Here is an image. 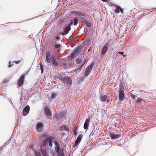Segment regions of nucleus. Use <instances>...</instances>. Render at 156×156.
Masks as SVG:
<instances>
[{
  "instance_id": "423d86ee",
  "label": "nucleus",
  "mask_w": 156,
  "mask_h": 156,
  "mask_svg": "<svg viewBox=\"0 0 156 156\" xmlns=\"http://www.w3.org/2000/svg\"><path fill=\"white\" fill-rule=\"evenodd\" d=\"M65 115V112H60L57 115L58 119L60 120V121L63 120L65 119L64 118Z\"/></svg>"
},
{
  "instance_id": "a878e982",
  "label": "nucleus",
  "mask_w": 156,
  "mask_h": 156,
  "mask_svg": "<svg viewBox=\"0 0 156 156\" xmlns=\"http://www.w3.org/2000/svg\"><path fill=\"white\" fill-rule=\"evenodd\" d=\"M42 155L43 156H48L46 149H45L42 151Z\"/></svg>"
},
{
  "instance_id": "f03ea898",
  "label": "nucleus",
  "mask_w": 156,
  "mask_h": 156,
  "mask_svg": "<svg viewBox=\"0 0 156 156\" xmlns=\"http://www.w3.org/2000/svg\"><path fill=\"white\" fill-rule=\"evenodd\" d=\"M53 143L55 146V149L56 153L58 154H61L62 152L64 153L63 148L62 150L61 149L60 144H59V140L57 139V141H54Z\"/></svg>"
},
{
  "instance_id": "72a5a7b5",
  "label": "nucleus",
  "mask_w": 156,
  "mask_h": 156,
  "mask_svg": "<svg viewBox=\"0 0 156 156\" xmlns=\"http://www.w3.org/2000/svg\"><path fill=\"white\" fill-rule=\"evenodd\" d=\"M131 96L132 98L133 99H135L137 97V96L134 94H131Z\"/></svg>"
},
{
  "instance_id": "e433bc0d",
  "label": "nucleus",
  "mask_w": 156,
  "mask_h": 156,
  "mask_svg": "<svg viewBox=\"0 0 156 156\" xmlns=\"http://www.w3.org/2000/svg\"><path fill=\"white\" fill-rule=\"evenodd\" d=\"M79 50V49H78V48H76V49L73 52L75 53H77L78 52Z\"/></svg>"
},
{
  "instance_id": "6e6552de",
  "label": "nucleus",
  "mask_w": 156,
  "mask_h": 156,
  "mask_svg": "<svg viewBox=\"0 0 156 156\" xmlns=\"http://www.w3.org/2000/svg\"><path fill=\"white\" fill-rule=\"evenodd\" d=\"M25 78V76L24 75H22L19 78L17 82V85L19 87H21L24 81V80Z\"/></svg>"
},
{
  "instance_id": "473e14b6",
  "label": "nucleus",
  "mask_w": 156,
  "mask_h": 156,
  "mask_svg": "<svg viewBox=\"0 0 156 156\" xmlns=\"http://www.w3.org/2000/svg\"><path fill=\"white\" fill-rule=\"evenodd\" d=\"M59 36H57L56 37L55 41V43H56L57 42L56 41H59Z\"/></svg>"
},
{
  "instance_id": "a211bd4d",
  "label": "nucleus",
  "mask_w": 156,
  "mask_h": 156,
  "mask_svg": "<svg viewBox=\"0 0 156 156\" xmlns=\"http://www.w3.org/2000/svg\"><path fill=\"white\" fill-rule=\"evenodd\" d=\"M63 80L65 81V82L67 84H68L69 83H71V78L69 77H66V78H64L63 79Z\"/></svg>"
},
{
  "instance_id": "8fccbe9b",
  "label": "nucleus",
  "mask_w": 156,
  "mask_h": 156,
  "mask_svg": "<svg viewBox=\"0 0 156 156\" xmlns=\"http://www.w3.org/2000/svg\"><path fill=\"white\" fill-rule=\"evenodd\" d=\"M101 0L103 1L104 2H107V0Z\"/></svg>"
},
{
  "instance_id": "a18cd8bd",
  "label": "nucleus",
  "mask_w": 156,
  "mask_h": 156,
  "mask_svg": "<svg viewBox=\"0 0 156 156\" xmlns=\"http://www.w3.org/2000/svg\"><path fill=\"white\" fill-rule=\"evenodd\" d=\"M145 12V13H147V12H148V13H149V12H151V11L150 12V11H149V10L146 9V10L145 11H144V12Z\"/></svg>"
},
{
  "instance_id": "393cba45",
  "label": "nucleus",
  "mask_w": 156,
  "mask_h": 156,
  "mask_svg": "<svg viewBox=\"0 0 156 156\" xmlns=\"http://www.w3.org/2000/svg\"><path fill=\"white\" fill-rule=\"evenodd\" d=\"M73 25L75 26H76L78 23V20L76 18L74 19H73Z\"/></svg>"
},
{
  "instance_id": "ea45409f",
  "label": "nucleus",
  "mask_w": 156,
  "mask_h": 156,
  "mask_svg": "<svg viewBox=\"0 0 156 156\" xmlns=\"http://www.w3.org/2000/svg\"><path fill=\"white\" fill-rule=\"evenodd\" d=\"M86 61H87V59H84L83 61V63H82V65H83V66H84V65L85 64Z\"/></svg>"
},
{
  "instance_id": "6ab92c4d",
  "label": "nucleus",
  "mask_w": 156,
  "mask_h": 156,
  "mask_svg": "<svg viewBox=\"0 0 156 156\" xmlns=\"http://www.w3.org/2000/svg\"><path fill=\"white\" fill-rule=\"evenodd\" d=\"M116 9L115 10L114 12L116 13H118L120 12L121 7L119 6L116 5L115 7Z\"/></svg>"
},
{
  "instance_id": "0eeeda50",
  "label": "nucleus",
  "mask_w": 156,
  "mask_h": 156,
  "mask_svg": "<svg viewBox=\"0 0 156 156\" xmlns=\"http://www.w3.org/2000/svg\"><path fill=\"white\" fill-rule=\"evenodd\" d=\"M109 135L112 140H115L120 137L121 135L120 134H115L114 133H109Z\"/></svg>"
},
{
  "instance_id": "9d476101",
  "label": "nucleus",
  "mask_w": 156,
  "mask_h": 156,
  "mask_svg": "<svg viewBox=\"0 0 156 156\" xmlns=\"http://www.w3.org/2000/svg\"><path fill=\"white\" fill-rule=\"evenodd\" d=\"M119 99L120 101H122L124 98L125 94L124 93V90L122 89H121L119 91Z\"/></svg>"
},
{
  "instance_id": "2f4dec72",
  "label": "nucleus",
  "mask_w": 156,
  "mask_h": 156,
  "mask_svg": "<svg viewBox=\"0 0 156 156\" xmlns=\"http://www.w3.org/2000/svg\"><path fill=\"white\" fill-rule=\"evenodd\" d=\"M142 98H138L136 100V101L138 103H139L142 101Z\"/></svg>"
},
{
  "instance_id": "f8f14e48",
  "label": "nucleus",
  "mask_w": 156,
  "mask_h": 156,
  "mask_svg": "<svg viewBox=\"0 0 156 156\" xmlns=\"http://www.w3.org/2000/svg\"><path fill=\"white\" fill-rule=\"evenodd\" d=\"M100 100L101 101L103 102L107 101V103H108L110 101V100L108 98L107 96L106 95L101 96L100 97Z\"/></svg>"
},
{
  "instance_id": "bb28decb",
  "label": "nucleus",
  "mask_w": 156,
  "mask_h": 156,
  "mask_svg": "<svg viewBox=\"0 0 156 156\" xmlns=\"http://www.w3.org/2000/svg\"><path fill=\"white\" fill-rule=\"evenodd\" d=\"M76 64H79L80 63L82 62L81 59L80 58H78L76 61Z\"/></svg>"
},
{
  "instance_id": "412c9836",
  "label": "nucleus",
  "mask_w": 156,
  "mask_h": 156,
  "mask_svg": "<svg viewBox=\"0 0 156 156\" xmlns=\"http://www.w3.org/2000/svg\"><path fill=\"white\" fill-rule=\"evenodd\" d=\"M84 22L86 25L88 27H90L91 26V23L89 22L87 20H84Z\"/></svg>"
},
{
  "instance_id": "aec40b11",
  "label": "nucleus",
  "mask_w": 156,
  "mask_h": 156,
  "mask_svg": "<svg viewBox=\"0 0 156 156\" xmlns=\"http://www.w3.org/2000/svg\"><path fill=\"white\" fill-rule=\"evenodd\" d=\"M94 66V64L92 63V64L88 66L86 68V69L88 70V71L90 72L92 70L93 67V66Z\"/></svg>"
},
{
  "instance_id": "f257e3e1",
  "label": "nucleus",
  "mask_w": 156,
  "mask_h": 156,
  "mask_svg": "<svg viewBox=\"0 0 156 156\" xmlns=\"http://www.w3.org/2000/svg\"><path fill=\"white\" fill-rule=\"evenodd\" d=\"M46 60L47 62L49 63L51 60L53 64L55 66H58V64L56 60V57L55 55H51V56L49 52H47L46 54Z\"/></svg>"
},
{
  "instance_id": "de8ad7c7",
  "label": "nucleus",
  "mask_w": 156,
  "mask_h": 156,
  "mask_svg": "<svg viewBox=\"0 0 156 156\" xmlns=\"http://www.w3.org/2000/svg\"><path fill=\"white\" fill-rule=\"evenodd\" d=\"M74 53V52L72 53L71 55V57L72 58H73L74 57V55H73V54Z\"/></svg>"
},
{
  "instance_id": "f3484780",
  "label": "nucleus",
  "mask_w": 156,
  "mask_h": 156,
  "mask_svg": "<svg viewBox=\"0 0 156 156\" xmlns=\"http://www.w3.org/2000/svg\"><path fill=\"white\" fill-rule=\"evenodd\" d=\"M43 124L41 122L38 123L36 125V128L37 130L39 131L40 132L39 130V129L43 127Z\"/></svg>"
},
{
  "instance_id": "20e7f679",
  "label": "nucleus",
  "mask_w": 156,
  "mask_h": 156,
  "mask_svg": "<svg viewBox=\"0 0 156 156\" xmlns=\"http://www.w3.org/2000/svg\"><path fill=\"white\" fill-rule=\"evenodd\" d=\"M73 23V21H71L70 24H69L64 29V32L62 33V35H64L67 34L71 30V26Z\"/></svg>"
},
{
  "instance_id": "7c9ffc66",
  "label": "nucleus",
  "mask_w": 156,
  "mask_h": 156,
  "mask_svg": "<svg viewBox=\"0 0 156 156\" xmlns=\"http://www.w3.org/2000/svg\"><path fill=\"white\" fill-rule=\"evenodd\" d=\"M35 153L36 156H42L41 152H37V151H36L35 152Z\"/></svg>"
},
{
  "instance_id": "1a4fd4ad",
  "label": "nucleus",
  "mask_w": 156,
  "mask_h": 156,
  "mask_svg": "<svg viewBox=\"0 0 156 156\" xmlns=\"http://www.w3.org/2000/svg\"><path fill=\"white\" fill-rule=\"evenodd\" d=\"M30 110V107L29 105H27L23 108V116H26L29 113Z\"/></svg>"
},
{
  "instance_id": "09e8293b",
  "label": "nucleus",
  "mask_w": 156,
  "mask_h": 156,
  "mask_svg": "<svg viewBox=\"0 0 156 156\" xmlns=\"http://www.w3.org/2000/svg\"><path fill=\"white\" fill-rule=\"evenodd\" d=\"M124 53L123 52H119V54H121V55L123 54Z\"/></svg>"
},
{
  "instance_id": "4c0bfd02",
  "label": "nucleus",
  "mask_w": 156,
  "mask_h": 156,
  "mask_svg": "<svg viewBox=\"0 0 156 156\" xmlns=\"http://www.w3.org/2000/svg\"><path fill=\"white\" fill-rule=\"evenodd\" d=\"M91 52L92 51V47H90L88 49V52Z\"/></svg>"
},
{
  "instance_id": "c756f323",
  "label": "nucleus",
  "mask_w": 156,
  "mask_h": 156,
  "mask_svg": "<svg viewBox=\"0 0 156 156\" xmlns=\"http://www.w3.org/2000/svg\"><path fill=\"white\" fill-rule=\"evenodd\" d=\"M57 96L56 93L52 94L51 95V98L52 99L55 98Z\"/></svg>"
},
{
  "instance_id": "9b49d317",
  "label": "nucleus",
  "mask_w": 156,
  "mask_h": 156,
  "mask_svg": "<svg viewBox=\"0 0 156 156\" xmlns=\"http://www.w3.org/2000/svg\"><path fill=\"white\" fill-rule=\"evenodd\" d=\"M90 122V119H87L86 120L84 123L83 128L86 130H87L88 129Z\"/></svg>"
},
{
  "instance_id": "dca6fc26",
  "label": "nucleus",
  "mask_w": 156,
  "mask_h": 156,
  "mask_svg": "<svg viewBox=\"0 0 156 156\" xmlns=\"http://www.w3.org/2000/svg\"><path fill=\"white\" fill-rule=\"evenodd\" d=\"M60 130L61 131H63V130H66V131H69L68 127L65 125H63L60 127Z\"/></svg>"
},
{
  "instance_id": "5701e85b",
  "label": "nucleus",
  "mask_w": 156,
  "mask_h": 156,
  "mask_svg": "<svg viewBox=\"0 0 156 156\" xmlns=\"http://www.w3.org/2000/svg\"><path fill=\"white\" fill-rule=\"evenodd\" d=\"M90 73V72L88 71L86 69H85V73L84 74V75L85 76H87L89 75Z\"/></svg>"
},
{
  "instance_id": "3c124183",
  "label": "nucleus",
  "mask_w": 156,
  "mask_h": 156,
  "mask_svg": "<svg viewBox=\"0 0 156 156\" xmlns=\"http://www.w3.org/2000/svg\"><path fill=\"white\" fill-rule=\"evenodd\" d=\"M123 56H124H124H125V55H123Z\"/></svg>"
},
{
  "instance_id": "7ed1b4c3",
  "label": "nucleus",
  "mask_w": 156,
  "mask_h": 156,
  "mask_svg": "<svg viewBox=\"0 0 156 156\" xmlns=\"http://www.w3.org/2000/svg\"><path fill=\"white\" fill-rule=\"evenodd\" d=\"M110 44V41H107L104 46L103 48L101 50V54L102 56H104L106 54V52L109 49Z\"/></svg>"
},
{
  "instance_id": "49530a36",
  "label": "nucleus",
  "mask_w": 156,
  "mask_h": 156,
  "mask_svg": "<svg viewBox=\"0 0 156 156\" xmlns=\"http://www.w3.org/2000/svg\"><path fill=\"white\" fill-rule=\"evenodd\" d=\"M16 64H18L20 62V61H15L14 62Z\"/></svg>"
},
{
  "instance_id": "ddd939ff",
  "label": "nucleus",
  "mask_w": 156,
  "mask_h": 156,
  "mask_svg": "<svg viewBox=\"0 0 156 156\" xmlns=\"http://www.w3.org/2000/svg\"><path fill=\"white\" fill-rule=\"evenodd\" d=\"M55 137L53 136H50L48 137L45 140L47 142V143H48L50 142H51L52 141H53V140L55 139Z\"/></svg>"
},
{
  "instance_id": "cd10ccee",
  "label": "nucleus",
  "mask_w": 156,
  "mask_h": 156,
  "mask_svg": "<svg viewBox=\"0 0 156 156\" xmlns=\"http://www.w3.org/2000/svg\"><path fill=\"white\" fill-rule=\"evenodd\" d=\"M83 65L77 66L76 69L77 71L80 70L83 68Z\"/></svg>"
},
{
  "instance_id": "79ce46f5",
  "label": "nucleus",
  "mask_w": 156,
  "mask_h": 156,
  "mask_svg": "<svg viewBox=\"0 0 156 156\" xmlns=\"http://www.w3.org/2000/svg\"><path fill=\"white\" fill-rule=\"evenodd\" d=\"M77 48H78V49H79V50H80V49H82V48L81 46V45H80V46H78L77 47Z\"/></svg>"
},
{
  "instance_id": "c03bdc74",
  "label": "nucleus",
  "mask_w": 156,
  "mask_h": 156,
  "mask_svg": "<svg viewBox=\"0 0 156 156\" xmlns=\"http://www.w3.org/2000/svg\"><path fill=\"white\" fill-rule=\"evenodd\" d=\"M123 11H124V9H122L121 7L120 11L121 12V13H123Z\"/></svg>"
},
{
  "instance_id": "c85d7f7f",
  "label": "nucleus",
  "mask_w": 156,
  "mask_h": 156,
  "mask_svg": "<svg viewBox=\"0 0 156 156\" xmlns=\"http://www.w3.org/2000/svg\"><path fill=\"white\" fill-rule=\"evenodd\" d=\"M48 134L47 133H44L41 136V137H43L44 138H46L48 137Z\"/></svg>"
},
{
  "instance_id": "37998d69",
  "label": "nucleus",
  "mask_w": 156,
  "mask_h": 156,
  "mask_svg": "<svg viewBox=\"0 0 156 156\" xmlns=\"http://www.w3.org/2000/svg\"><path fill=\"white\" fill-rule=\"evenodd\" d=\"M9 67H11V66H12V65H11V62L9 61Z\"/></svg>"
},
{
  "instance_id": "4be33fe9",
  "label": "nucleus",
  "mask_w": 156,
  "mask_h": 156,
  "mask_svg": "<svg viewBox=\"0 0 156 156\" xmlns=\"http://www.w3.org/2000/svg\"><path fill=\"white\" fill-rule=\"evenodd\" d=\"M55 48L56 49L60 50L61 49V46L59 44H56L55 45Z\"/></svg>"
},
{
  "instance_id": "c9c22d12",
  "label": "nucleus",
  "mask_w": 156,
  "mask_h": 156,
  "mask_svg": "<svg viewBox=\"0 0 156 156\" xmlns=\"http://www.w3.org/2000/svg\"><path fill=\"white\" fill-rule=\"evenodd\" d=\"M53 142V141H52L51 142H50L49 143V145L50 147H52Z\"/></svg>"
},
{
  "instance_id": "a19ab883",
  "label": "nucleus",
  "mask_w": 156,
  "mask_h": 156,
  "mask_svg": "<svg viewBox=\"0 0 156 156\" xmlns=\"http://www.w3.org/2000/svg\"><path fill=\"white\" fill-rule=\"evenodd\" d=\"M58 156H64V153H61V154H58Z\"/></svg>"
},
{
  "instance_id": "2eb2a0df",
  "label": "nucleus",
  "mask_w": 156,
  "mask_h": 156,
  "mask_svg": "<svg viewBox=\"0 0 156 156\" xmlns=\"http://www.w3.org/2000/svg\"><path fill=\"white\" fill-rule=\"evenodd\" d=\"M44 112L47 116H51L52 115L51 112L47 107L45 108Z\"/></svg>"
},
{
  "instance_id": "4468645a",
  "label": "nucleus",
  "mask_w": 156,
  "mask_h": 156,
  "mask_svg": "<svg viewBox=\"0 0 156 156\" xmlns=\"http://www.w3.org/2000/svg\"><path fill=\"white\" fill-rule=\"evenodd\" d=\"M73 13L76 16H85V14L83 13H82L80 11H74Z\"/></svg>"
},
{
  "instance_id": "b1692460",
  "label": "nucleus",
  "mask_w": 156,
  "mask_h": 156,
  "mask_svg": "<svg viewBox=\"0 0 156 156\" xmlns=\"http://www.w3.org/2000/svg\"><path fill=\"white\" fill-rule=\"evenodd\" d=\"M39 65H40V69L41 71V73H42L43 72L44 70V66L42 64L41 62H40L39 63Z\"/></svg>"
},
{
  "instance_id": "58836bf2",
  "label": "nucleus",
  "mask_w": 156,
  "mask_h": 156,
  "mask_svg": "<svg viewBox=\"0 0 156 156\" xmlns=\"http://www.w3.org/2000/svg\"><path fill=\"white\" fill-rule=\"evenodd\" d=\"M77 131L76 129H75L73 132L74 134V135H76L77 133Z\"/></svg>"
},
{
  "instance_id": "f704fd0d",
  "label": "nucleus",
  "mask_w": 156,
  "mask_h": 156,
  "mask_svg": "<svg viewBox=\"0 0 156 156\" xmlns=\"http://www.w3.org/2000/svg\"><path fill=\"white\" fill-rule=\"evenodd\" d=\"M47 144V143L46 141L45 140L43 144V147H46V144Z\"/></svg>"
},
{
  "instance_id": "39448f33",
  "label": "nucleus",
  "mask_w": 156,
  "mask_h": 156,
  "mask_svg": "<svg viewBox=\"0 0 156 156\" xmlns=\"http://www.w3.org/2000/svg\"><path fill=\"white\" fill-rule=\"evenodd\" d=\"M83 137V135L82 134H80L78 136L77 139L75 141V143L73 145V147H75L79 144L80 142Z\"/></svg>"
}]
</instances>
